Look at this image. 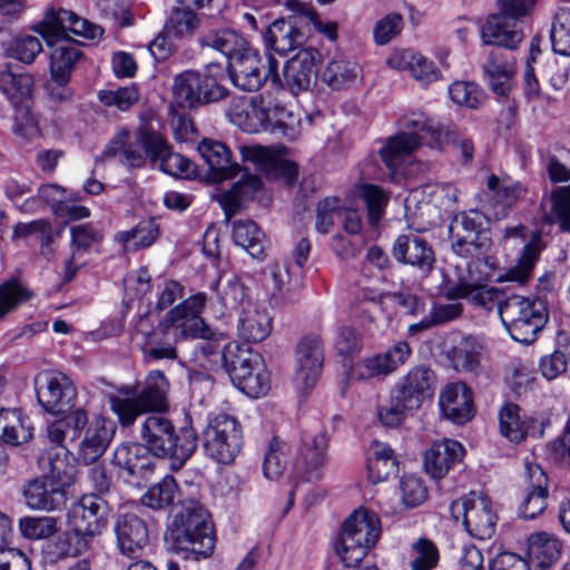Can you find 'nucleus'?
Returning <instances> with one entry per match:
<instances>
[{"instance_id":"obj_27","label":"nucleus","mask_w":570,"mask_h":570,"mask_svg":"<svg viewBox=\"0 0 570 570\" xmlns=\"http://www.w3.org/2000/svg\"><path fill=\"white\" fill-rule=\"evenodd\" d=\"M23 498L32 510L55 511L66 502V491L50 478H35L24 485Z\"/></svg>"},{"instance_id":"obj_35","label":"nucleus","mask_w":570,"mask_h":570,"mask_svg":"<svg viewBox=\"0 0 570 570\" xmlns=\"http://www.w3.org/2000/svg\"><path fill=\"white\" fill-rule=\"evenodd\" d=\"M488 187L494 191L491 205L498 219L504 218L509 210L527 195V187L520 181L500 179L492 175L488 179Z\"/></svg>"},{"instance_id":"obj_33","label":"nucleus","mask_w":570,"mask_h":570,"mask_svg":"<svg viewBox=\"0 0 570 570\" xmlns=\"http://www.w3.org/2000/svg\"><path fill=\"white\" fill-rule=\"evenodd\" d=\"M112 435L114 430L106 425L105 420H94L77 444L79 459L86 464L95 463L106 452Z\"/></svg>"},{"instance_id":"obj_46","label":"nucleus","mask_w":570,"mask_h":570,"mask_svg":"<svg viewBox=\"0 0 570 570\" xmlns=\"http://www.w3.org/2000/svg\"><path fill=\"white\" fill-rule=\"evenodd\" d=\"M229 353L225 368L235 386L252 376L258 364H263L261 355L249 347L232 346Z\"/></svg>"},{"instance_id":"obj_54","label":"nucleus","mask_w":570,"mask_h":570,"mask_svg":"<svg viewBox=\"0 0 570 570\" xmlns=\"http://www.w3.org/2000/svg\"><path fill=\"white\" fill-rule=\"evenodd\" d=\"M177 495L178 484L171 475H167L148 489L141 497V503L153 510H163L170 507Z\"/></svg>"},{"instance_id":"obj_9","label":"nucleus","mask_w":570,"mask_h":570,"mask_svg":"<svg viewBox=\"0 0 570 570\" xmlns=\"http://www.w3.org/2000/svg\"><path fill=\"white\" fill-rule=\"evenodd\" d=\"M277 68L278 61L273 56L268 55L263 61L257 51L249 46L228 62L233 83L248 92L257 91L268 79L273 82L279 81Z\"/></svg>"},{"instance_id":"obj_43","label":"nucleus","mask_w":570,"mask_h":570,"mask_svg":"<svg viewBox=\"0 0 570 570\" xmlns=\"http://www.w3.org/2000/svg\"><path fill=\"white\" fill-rule=\"evenodd\" d=\"M232 236L234 243L243 247L253 258H264L266 249V237L254 220H235L233 223Z\"/></svg>"},{"instance_id":"obj_56","label":"nucleus","mask_w":570,"mask_h":570,"mask_svg":"<svg viewBox=\"0 0 570 570\" xmlns=\"http://www.w3.org/2000/svg\"><path fill=\"white\" fill-rule=\"evenodd\" d=\"M158 236V226L154 220L140 222L136 227L119 232L115 239L122 243L127 248H140L150 246Z\"/></svg>"},{"instance_id":"obj_40","label":"nucleus","mask_w":570,"mask_h":570,"mask_svg":"<svg viewBox=\"0 0 570 570\" xmlns=\"http://www.w3.org/2000/svg\"><path fill=\"white\" fill-rule=\"evenodd\" d=\"M261 180L256 175L245 173L242 179L235 183L228 191L219 195V203L225 212L226 219L237 214L246 202L253 198L259 189Z\"/></svg>"},{"instance_id":"obj_29","label":"nucleus","mask_w":570,"mask_h":570,"mask_svg":"<svg viewBox=\"0 0 570 570\" xmlns=\"http://www.w3.org/2000/svg\"><path fill=\"white\" fill-rule=\"evenodd\" d=\"M67 450L51 448L42 452L38 458V466L42 471L45 478L66 489L76 481L77 469L72 462V458L68 455Z\"/></svg>"},{"instance_id":"obj_41","label":"nucleus","mask_w":570,"mask_h":570,"mask_svg":"<svg viewBox=\"0 0 570 570\" xmlns=\"http://www.w3.org/2000/svg\"><path fill=\"white\" fill-rule=\"evenodd\" d=\"M368 478L373 483L387 480L397 472V461L393 450L385 443H371L367 456Z\"/></svg>"},{"instance_id":"obj_38","label":"nucleus","mask_w":570,"mask_h":570,"mask_svg":"<svg viewBox=\"0 0 570 570\" xmlns=\"http://www.w3.org/2000/svg\"><path fill=\"white\" fill-rule=\"evenodd\" d=\"M503 293L493 286L485 284L473 285L470 283H458L445 291V297L449 299L464 298L475 306L484 309H492L495 305L499 307L503 303Z\"/></svg>"},{"instance_id":"obj_14","label":"nucleus","mask_w":570,"mask_h":570,"mask_svg":"<svg viewBox=\"0 0 570 570\" xmlns=\"http://www.w3.org/2000/svg\"><path fill=\"white\" fill-rule=\"evenodd\" d=\"M436 376L424 365L412 367L393 389L394 397L410 411L419 410L434 393Z\"/></svg>"},{"instance_id":"obj_50","label":"nucleus","mask_w":570,"mask_h":570,"mask_svg":"<svg viewBox=\"0 0 570 570\" xmlns=\"http://www.w3.org/2000/svg\"><path fill=\"white\" fill-rule=\"evenodd\" d=\"M0 90L13 106H28L32 94V79L28 75H14L10 70H2Z\"/></svg>"},{"instance_id":"obj_42","label":"nucleus","mask_w":570,"mask_h":570,"mask_svg":"<svg viewBox=\"0 0 570 570\" xmlns=\"http://www.w3.org/2000/svg\"><path fill=\"white\" fill-rule=\"evenodd\" d=\"M203 48L214 49L225 57L228 62L248 46L245 38L232 29H213L205 32L199 39Z\"/></svg>"},{"instance_id":"obj_47","label":"nucleus","mask_w":570,"mask_h":570,"mask_svg":"<svg viewBox=\"0 0 570 570\" xmlns=\"http://www.w3.org/2000/svg\"><path fill=\"white\" fill-rule=\"evenodd\" d=\"M199 26L197 11L176 2L166 20L164 32L168 38L184 39L193 37Z\"/></svg>"},{"instance_id":"obj_28","label":"nucleus","mask_w":570,"mask_h":570,"mask_svg":"<svg viewBox=\"0 0 570 570\" xmlns=\"http://www.w3.org/2000/svg\"><path fill=\"white\" fill-rule=\"evenodd\" d=\"M463 445L451 439L434 442L424 455V468L433 479L443 478L464 456Z\"/></svg>"},{"instance_id":"obj_52","label":"nucleus","mask_w":570,"mask_h":570,"mask_svg":"<svg viewBox=\"0 0 570 570\" xmlns=\"http://www.w3.org/2000/svg\"><path fill=\"white\" fill-rule=\"evenodd\" d=\"M439 562L440 551L432 540L421 537L411 543L410 570H434Z\"/></svg>"},{"instance_id":"obj_16","label":"nucleus","mask_w":570,"mask_h":570,"mask_svg":"<svg viewBox=\"0 0 570 570\" xmlns=\"http://www.w3.org/2000/svg\"><path fill=\"white\" fill-rule=\"evenodd\" d=\"M525 489L518 505V514L524 520H533L547 509L548 476L543 469L534 463L525 464Z\"/></svg>"},{"instance_id":"obj_7","label":"nucleus","mask_w":570,"mask_h":570,"mask_svg":"<svg viewBox=\"0 0 570 570\" xmlns=\"http://www.w3.org/2000/svg\"><path fill=\"white\" fill-rule=\"evenodd\" d=\"M243 445V431L238 420L227 413L209 419L203 431V446L206 454L218 463L234 461Z\"/></svg>"},{"instance_id":"obj_2","label":"nucleus","mask_w":570,"mask_h":570,"mask_svg":"<svg viewBox=\"0 0 570 570\" xmlns=\"http://www.w3.org/2000/svg\"><path fill=\"white\" fill-rule=\"evenodd\" d=\"M140 440L151 455L168 459L174 471L189 460L198 444L194 428L184 426L177 433L171 420L160 412L146 416L140 425Z\"/></svg>"},{"instance_id":"obj_36","label":"nucleus","mask_w":570,"mask_h":570,"mask_svg":"<svg viewBox=\"0 0 570 570\" xmlns=\"http://www.w3.org/2000/svg\"><path fill=\"white\" fill-rule=\"evenodd\" d=\"M327 444V435L323 432L304 438L296 465L304 471L308 481L320 476L318 468H321L326 460Z\"/></svg>"},{"instance_id":"obj_10","label":"nucleus","mask_w":570,"mask_h":570,"mask_svg":"<svg viewBox=\"0 0 570 570\" xmlns=\"http://www.w3.org/2000/svg\"><path fill=\"white\" fill-rule=\"evenodd\" d=\"M450 513L455 520L462 517L465 530L473 538L485 540L494 533L498 518L491 500L481 493L471 492L452 502Z\"/></svg>"},{"instance_id":"obj_8","label":"nucleus","mask_w":570,"mask_h":570,"mask_svg":"<svg viewBox=\"0 0 570 570\" xmlns=\"http://www.w3.org/2000/svg\"><path fill=\"white\" fill-rule=\"evenodd\" d=\"M171 90L175 104L184 109L217 102L228 95V90L216 78L196 70L176 75Z\"/></svg>"},{"instance_id":"obj_30","label":"nucleus","mask_w":570,"mask_h":570,"mask_svg":"<svg viewBox=\"0 0 570 570\" xmlns=\"http://www.w3.org/2000/svg\"><path fill=\"white\" fill-rule=\"evenodd\" d=\"M150 455L142 443H122L115 450L112 463L130 476L145 479L155 469Z\"/></svg>"},{"instance_id":"obj_19","label":"nucleus","mask_w":570,"mask_h":570,"mask_svg":"<svg viewBox=\"0 0 570 570\" xmlns=\"http://www.w3.org/2000/svg\"><path fill=\"white\" fill-rule=\"evenodd\" d=\"M142 130L149 134L156 132L149 126L141 125L138 127L135 134V139L130 141V132L126 129H122L108 144L99 158L101 160H106L119 156L120 163L128 168L142 167L146 164L147 157H149L147 153V146L140 139V132Z\"/></svg>"},{"instance_id":"obj_63","label":"nucleus","mask_w":570,"mask_h":570,"mask_svg":"<svg viewBox=\"0 0 570 570\" xmlns=\"http://www.w3.org/2000/svg\"><path fill=\"white\" fill-rule=\"evenodd\" d=\"M19 528L24 538L47 539L58 532V521L53 517H27L20 520Z\"/></svg>"},{"instance_id":"obj_39","label":"nucleus","mask_w":570,"mask_h":570,"mask_svg":"<svg viewBox=\"0 0 570 570\" xmlns=\"http://www.w3.org/2000/svg\"><path fill=\"white\" fill-rule=\"evenodd\" d=\"M421 146L415 135L399 132L386 138L379 150L383 164L392 171L396 170L406 158Z\"/></svg>"},{"instance_id":"obj_6","label":"nucleus","mask_w":570,"mask_h":570,"mask_svg":"<svg viewBox=\"0 0 570 570\" xmlns=\"http://www.w3.org/2000/svg\"><path fill=\"white\" fill-rule=\"evenodd\" d=\"M499 315L511 337L522 344H531L548 321L542 302L521 295L509 296L500 303Z\"/></svg>"},{"instance_id":"obj_3","label":"nucleus","mask_w":570,"mask_h":570,"mask_svg":"<svg viewBox=\"0 0 570 570\" xmlns=\"http://www.w3.org/2000/svg\"><path fill=\"white\" fill-rule=\"evenodd\" d=\"M168 381L160 371H151L145 379L141 389L125 386L118 394H110V410L119 423L127 428L145 413H158L167 409Z\"/></svg>"},{"instance_id":"obj_59","label":"nucleus","mask_w":570,"mask_h":570,"mask_svg":"<svg viewBox=\"0 0 570 570\" xmlns=\"http://www.w3.org/2000/svg\"><path fill=\"white\" fill-rule=\"evenodd\" d=\"M96 535V533L70 529L59 538L57 544L62 556L78 557L91 550Z\"/></svg>"},{"instance_id":"obj_21","label":"nucleus","mask_w":570,"mask_h":570,"mask_svg":"<svg viewBox=\"0 0 570 570\" xmlns=\"http://www.w3.org/2000/svg\"><path fill=\"white\" fill-rule=\"evenodd\" d=\"M119 552L137 558L148 544L149 533L146 522L134 513L119 514L114 524Z\"/></svg>"},{"instance_id":"obj_18","label":"nucleus","mask_w":570,"mask_h":570,"mask_svg":"<svg viewBox=\"0 0 570 570\" xmlns=\"http://www.w3.org/2000/svg\"><path fill=\"white\" fill-rule=\"evenodd\" d=\"M140 139L147 146V153L154 164L171 176H190L195 171L194 164L178 153H174L165 138L158 132H140Z\"/></svg>"},{"instance_id":"obj_58","label":"nucleus","mask_w":570,"mask_h":570,"mask_svg":"<svg viewBox=\"0 0 570 570\" xmlns=\"http://www.w3.org/2000/svg\"><path fill=\"white\" fill-rule=\"evenodd\" d=\"M287 462V444L278 438H273L267 446L264 461L263 472L269 480L278 479L286 466Z\"/></svg>"},{"instance_id":"obj_11","label":"nucleus","mask_w":570,"mask_h":570,"mask_svg":"<svg viewBox=\"0 0 570 570\" xmlns=\"http://www.w3.org/2000/svg\"><path fill=\"white\" fill-rule=\"evenodd\" d=\"M35 390L39 405L52 415L70 412L76 403L77 391L73 383L59 372H46L35 379Z\"/></svg>"},{"instance_id":"obj_17","label":"nucleus","mask_w":570,"mask_h":570,"mask_svg":"<svg viewBox=\"0 0 570 570\" xmlns=\"http://www.w3.org/2000/svg\"><path fill=\"white\" fill-rule=\"evenodd\" d=\"M411 353L407 342L399 341L385 352L361 360L354 367V374L363 381L387 376L403 365Z\"/></svg>"},{"instance_id":"obj_53","label":"nucleus","mask_w":570,"mask_h":570,"mask_svg":"<svg viewBox=\"0 0 570 570\" xmlns=\"http://www.w3.org/2000/svg\"><path fill=\"white\" fill-rule=\"evenodd\" d=\"M521 407L514 403L504 404L499 411V429L503 438L513 443L525 439L527 420H521Z\"/></svg>"},{"instance_id":"obj_1","label":"nucleus","mask_w":570,"mask_h":570,"mask_svg":"<svg viewBox=\"0 0 570 570\" xmlns=\"http://www.w3.org/2000/svg\"><path fill=\"white\" fill-rule=\"evenodd\" d=\"M49 46H53L50 56V76L70 81L76 62L81 58V51L66 39L68 32L96 40L104 35V29L80 18L72 11L59 8L49 9L45 18L36 27Z\"/></svg>"},{"instance_id":"obj_60","label":"nucleus","mask_w":570,"mask_h":570,"mask_svg":"<svg viewBox=\"0 0 570 570\" xmlns=\"http://www.w3.org/2000/svg\"><path fill=\"white\" fill-rule=\"evenodd\" d=\"M232 346H238L236 343H227L223 335L217 336L213 331L207 338H202L196 345L199 355L214 364L226 365L227 354H230Z\"/></svg>"},{"instance_id":"obj_57","label":"nucleus","mask_w":570,"mask_h":570,"mask_svg":"<svg viewBox=\"0 0 570 570\" xmlns=\"http://www.w3.org/2000/svg\"><path fill=\"white\" fill-rule=\"evenodd\" d=\"M466 264V275L460 279V283H472L473 285L485 284L491 281L497 269V259L484 253L482 255L469 256Z\"/></svg>"},{"instance_id":"obj_26","label":"nucleus","mask_w":570,"mask_h":570,"mask_svg":"<svg viewBox=\"0 0 570 570\" xmlns=\"http://www.w3.org/2000/svg\"><path fill=\"white\" fill-rule=\"evenodd\" d=\"M198 153L209 168L210 178L216 183L234 178L242 169L232 160L230 149L222 141L203 139Z\"/></svg>"},{"instance_id":"obj_32","label":"nucleus","mask_w":570,"mask_h":570,"mask_svg":"<svg viewBox=\"0 0 570 570\" xmlns=\"http://www.w3.org/2000/svg\"><path fill=\"white\" fill-rule=\"evenodd\" d=\"M237 330L243 340L258 343L269 335L272 320L265 308L253 302H247L239 311Z\"/></svg>"},{"instance_id":"obj_37","label":"nucleus","mask_w":570,"mask_h":570,"mask_svg":"<svg viewBox=\"0 0 570 570\" xmlns=\"http://www.w3.org/2000/svg\"><path fill=\"white\" fill-rule=\"evenodd\" d=\"M563 551L562 542L548 532L532 533L528 538V553L540 570L550 569L559 561Z\"/></svg>"},{"instance_id":"obj_34","label":"nucleus","mask_w":570,"mask_h":570,"mask_svg":"<svg viewBox=\"0 0 570 570\" xmlns=\"http://www.w3.org/2000/svg\"><path fill=\"white\" fill-rule=\"evenodd\" d=\"M239 153L243 161L252 163L257 166L259 170L272 174L273 176L284 177L291 181L297 175V167L295 164H275L276 157L274 153L261 145H242Z\"/></svg>"},{"instance_id":"obj_24","label":"nucleus","mask_w":570,"mask_h":570,"mask_svg":"<svg viewBox=\"0 0 570 570\" xmlns=\"http://www.w3.org/2000/svg\"><path fill=\"white\" fill-rule=\"evenodd\" d=\"M321 53L314 48L299 50L287 61L284 68V79L287 89L297 95L309 89L312 79L316 77V65Z\"/></svg>"},{"instance_id":"obj_61","label":"nucleus","mask_w":570,"mask_h":570,"mask_svg":"<svg viewBox=\"0 0 570 570\" xmlns=\"http://www.w3.org/2000/svg\"><path fill=\"white\" fill-rule=\"evenodd\" d=\"M449 96L451 100L459 105L471 109L479 108L485 100V95L474 82L455 81L449 87Z\"/></svg>"},{"instance_id":"obj_45","label":"nucleus","mask_w":570,"mask_h":570,"mask_svg":"<svg viewBox=\"0 0 570 570\" xmlns=\"http://www.w3.org/2000/svg\"><path fill=\"white\" fill-rule=\"evenodd\" d=\"M302 39L303 33L285 20L274 21L264 33L266 47L279 55H286L295 49Z\"/></svg>"},{"instance_id":"obj_4","label":"nucleus","mask_w":570,"mask_h":570,"mask_svg":"<svg viewBox=\"0 0 570 570\" xmlns=\"http://www.w3.org/2000/svg\"><path fill=\"white\" fill-rule=\"evenodd\" d=\"M173 549L209 557L215 548L214 525L207 509L198 501L185 503L168 532Z\"/></svg>"},{"instance_id":"obj_64","label":"nucleus","mask_w":570,"mask_h":570,"mask_svg":"<svg viewBox=\"0 0 570 570\" xmlns=\"http://www.w3.org/2000/svg\"><path fill=\"white\" fill-rule=\"evenodd\" d=\"M31 292L17 279H9L0 285V318L13 311L18 305L28 301Z\"/></svg>"},{"instance_id":"obj_44","label":"nucleus","mask_w":570,"mask_h":570,"mask_svg":"<svg viewBox=\"0 0 570 570\" xmlns=\"http://www.w3.org/2000/svg\"><path fill=\"white\" fill-rule=\"evenodd\" d=\"M543 249L542 239L539 235L533 236L523 247V250L514 266L509 268L503 276H499L498 281H509L524 284L533 273L534 266Z\"/></svg>"},{"instance_id":"obj_49","label":"nucleus","mask_w":570,"mask_h":570,"mask_svg":"<svg viewBox=\"0 0 570 570\" xmlns=\"http://www.w3.org/2000/svg\"><path fill=\"white\" fill-rule=\"evenodd\" d=\"M484 71L489 77L492 90L500 96H505L510 90L509 80L513 75L512 61L505 59L501 50H492L484 65Z\"/></svg>"},{"instance_id":"obj_13","label":"nucleus","mask_w":570,"mask_h":570,"mask_svg":"<svg viewBox=\"0 0 570 570\" xmlns=\"http://www.w3.org/2000/svg\"><path fill=\"white\" fill-rule=\"evenodd\" d=\"M108 502L96 493L83 494L75 501L67 513L70 529L100 534L107 525Z\"/></svg>"},{"instance_id":"obj_48","label":"nucleus","mask_w":570,"mask_h":570,"mask_svg":"<svg viewBox=\"0 0 570 570\" xmlns=\"http://www.w3.org/2000/svg\"><path fill=\"white\" fill-rule=\"evenodd\" d=\"M393 68H406L411 75L423 83H430L439 79L440 72L433 61L424 56L413 53L412 51H403L387 60Z\"/></svg>"},{"instance_id":"obj_22","label":"nucleus","mask_w":570,"mask_h":570,"mask_svg":"<svg viewBox=\"0 0 570 570\" xmlns=\"http://www.w3.org/2000/svg\"><path fill=\"white\" fill-rule=\"evenodd\" d=\"M442 414L455 424H464L474 415L473 392L464 382L446 384L440 393Z\"/></svg>"},{"instance_id":"obj_31","label":"nucleus","mask_w":570,"mask_h":570,"mask_svg":"<svg viewBox=\"0 0 570 570\" xmlns=\"http://www.w3.org/2000/svg\"><path fill=\"white\" fill-rule=\"evenodd\" d=\"M88 424L85 410L77 409L65 417L55 421L48 426V438L59 450L70 451L77 446L83 428Z\"/></svg>"},{"instance_id":"obj_20","label":"nucleus","mask_w":570,"mask_h":570,"mask_svg":"<svg viewBox=\"0 0 570 570\" xmlns=\"http://www.w3.org/2000/svg\"><path fill=\"white\" fill-rule=\"evenodd\" d=\"M227 115L229 120L245 132L256 134L267 130L269 120L267 104L262 96L233 99Z\"/></svg>"},{"instance_id":"obj_25","label":"nucleus","mask_w":570,"mask_h":570,"mask_svg":"<svg viewBox=\"0 0 570 570\" xmlns=\"http://www.w3.org/2000/svg\"><path fill=\"white\" fill-rule=\"evenodd\" d=\"M392 254L397 262L414 266L422 273H430L435 263L432 247L415 234L400 235L393 244Z\"/></svg>"},{"instance_id":"obj_23","label":"nucleus","mask_w":570,"mask_h":570,"mask_svg":"<svg viewBox=\"0 0 570 570\" xmlns=\"http://www.w3.org/2000/svg\"><path fill=\"white\" fill-rule=\"evenodd\" d=\"M523 37L521 23L510 19L501 10L489 16L481 29V38L484 45L510 50L517 49Z\"/></svg>"},{"instance_id":"obj_5","label":"nucleus","mask_w":570,"mask_h":570,"mask_svg":"<svg viewBox=\"0 0 570 570\" xmlns=\"http://www.w3.org/2000/svg\"><path fill=\"white\" fill-rule=\"evenodd\" d=\"M381 535L376 513L362 509L354 511L343 523L335 549L346 567L358 564Z\"/></svg>"},{"instance_id":"obj_12","label":"nucleus","mask_w":570,"mask_h":570,"mask_svg":"<svg viewBox=\"0 0 570 570\" xmlns=\"http://www.w3.org/2000/svg\"><path fill=\"white\" fill-rule=\"evenodd\" d=\"M461 214L449 225V238L452 250L461 257H469L489 253L492 247L487 230L481 228L476 213Z\"/></svg>"},{"instance_id":"obj_55","label":"nucleus","mask_w":570,"mask_h":570,"mask_svg":"<svg viewBox=\"0 0 570 570\" xmlns=\"http://www.w3.org/2000/svg\"><path fill=\"white\" fill-rule=\"evenodd\" d=\"M358 71L360 68L354 62L333 60L326 66L322 78L332 89L341 90L356 80Z\"/></svg>"},{"instance_id":"obj_51","label":"nucleus","mask_w":570,"mask_h":570,"mask_svg":"<svg viewBox=\"0 0 570 570\" xmlns=\"http://www.w3.org/2000/svg\"><path fill=\"white\" fill-rule=\"evenodd\" d=\"M268 127L273 134L294 140L299 135L301 120L292 111L279 105L267 104Z\"/></svg>"},{"instance_id":"obj_62","label":"nucleus","mask_w":570,"mask_h":570,"mask_svg":"<svg viewBox=\"0 0 570 570\" xmlns=\"http://www.w3.org/2000/svg\"><path fill=\"white\" fill-rule=\"evenodd\" d=\"M550 203L551 210L547 214L549 223H558L563 230H570V185L553 190Z\"/></svg>"},{"instance_id":"obj_15","label":"nucleus","mask_w":570,"mask_h":570,"mask_svg":"<svg viewBox=\"0 0 570 570\" xmlns=\"http://www.w3.org/2000/svg\"><path fill=\"white\" fill-rule=\"evenodd\" d=\"M324 347L322 338L316 334L304 336L296 346L295 382L303 391H311L323 370Z\"/></svg>"}]
</instances>
